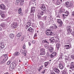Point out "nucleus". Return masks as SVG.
<instances>
[{"instance_id":"obj_1","label":"nucleus","mask_w":74,"mask_h":74,"mask_svg":"<svg viewBox=\"0 0 74 74\" xmlns=\"http://www.w3.org/2000/svg\"><path fill=\"white\" fill-rule=\"evenodd\" d=\"M40 6V9L43 10L42 11L41 10L39 11L38 12V14H40V15H43L45 12L46 7L45 6L44 4H41Z\"/></svg>"},{"instance_id":"obj_2","label":"nucleus","mask_w":74,"mask_h":74,"mask_svg":"<svg viewBox=\"0 0 74 74\" xmlns=\"http://www.w3.org/2000/svg\"><path fill=\"white\" fill-rule=\"evenodd\" d=\"M46 34L47 36H52L53 34V32L49 29H47L46 31Z\"/></svg>"},{"instance_id":"obj_3","label":"nucleus","mask_w":74,"mask_h":74,"mask_svg":"<svg viewBox=\"0 0 74 74\" xmlns=\"http://www.w3.org/2000/svg\"><path fill=\"white\" fill-rule=\"evenodd\" d=\"M65 5L67 8H69L70 7H73V4L70 2H66L65 3Z\"/></svg>"},{"instance_id":"obj_4","label":"nucleus","mask_w":74,"mask_h":74,"mask_svg":"<svg viewBox=\"0 0 74 74\" xmlns=\"http://www.w3.org/2000/svg\"><path fill=\"white\" fill-rule=\"evenodd\" d=\"M20 2V5H23V2H24V0H16V1L15 4L16 5Z\"/></svg>"},{"instance_id":"obj_5","label":"nucleus","mask_w":74,"mask_h":74,"mask_svg":"<svg viewBox=\"0 0 74 74\" xmlns=\"http://www.w3.org/2000/svg\"><path fill=\"white\" fill-rule=\"evenodd\" d=\"M58 11L59 12V14L60 15V14H61V15H63V12H65V9L62 8H61Z\"/></svg>"},{"instance_id":"obj_6","label":"nucleus","mask_w":74,"mask_h":74,"mask_svg":"<svg viewBox=\"0 0 74 74\" xmlns=\"http://www.w3.org/2000/svg\"><path fill=\"white\" fill-rule=\"evenodd\" d=\"M57 22L60 25H59L60 27H62V25H63V22L60 19H57Z\"/></svg>"},{"instance_id":"obj_7","label":"nucleus","mask_w":74,"mask_h":74,"mask_svg":"<svg viewBox=\"0 0 74 74\" xmlns=\"http://www.w3.org/2000/svg\"><path fill=\"white\" fill-rule=\"evenodd\" d=\"M47 43L49 44V43L48 42V41L46 39L42 41V43H41V45H43V44H45V43L46 44Z\"/></svg>"},{"instance_id":"obj_8","label":"nucleus","mask_w":74,"mask_h":74,"mask_svg":"<svg viewBox=\"0 0 74 74\" xmlns=\"http://www.w3.org/2000/svg\"><path fill=\"white\" fill-rule=\"evenodd\" d=\"M4 44L3 42H1L0 43V49H2L4 48Z\"/></svg>"},{"instance_id":"obj_9","label":"nucleus","mask_w":74,"mask_h":74,"mask_svg":"<svg viewBox=\"0 0 74 74\" xmlns=\"http://www.w3.org/2000/svg\"><path fill=\"white\" fill-rule=\"evenodd\" d=\"M66 29L68 33H71V27H70V26H67Z\"/></svg>"},{"instance_id":"obj_10","label":"nucleus","mask_w":74,"mask_h":74,"mask_svg":"<svg viewBox=\"0 0 74 74\" xmlns=\"http://www.w3.org/2000/svg\"><path fill=\"white\" fill-rule=\"evenodd\" d=\"M35 10L36 8H35V7H32L31 8V13H34L35 12Z\"/></svg>"},{"instance_id":"obj_11","label":"nucleus","mask_w":74,"mask_h":74,"mask_svg":"<svg viewBox=\"0 0 74 74\" xmlns=\"http://www.w3.org/2000/svg\"><path fill=\"white\" fill-rule=\"evenodd\" d=\"M53 70L55 73H60V70L56 68H53Z\"/></svg>"},{"instance_id":"obj_12","label":"nucleus","mask_w":74,"mask_h":74,"mask_svg":"<svg viewBox=\"0 0 74 74\" xmlns=\"http://www.w3.org/2000/svg\"><path fill=\"white\" fill-rule=\"evenodd\" d=\"M0 8L1 10H5V6L4 4H1L0 5Z\"/></svg>"},{"instance_id":"obj_13","label":"nucleus","mask_w":74,"mask_h":74,"mask_svg":"<svg viewBox=\"0 0 74 74\" xmlns=\"http://www.w3.org/2000/svg\"><path fill=\"white\" fill-rule=\"evenodd\" d=\"M53 49H54V48L53 47H49V52L51 53H52V52L53 51Z\"/></svg>"},{"instance_id":"obj_14","label":"nucleus","mask_w":74,"mask_h":74,"mask_svg":"<svg viewBox=\"0 0 74 74\" xmlns=\"http://www.w3.org/2000/svg\"><path fill=\"white\" fill-rule=\"evenodd\" d=\"M69 69H71L73 70H74V64H71L69 67Z\"/></svg>"},{"instance_id":"obj_15","label":"nucleus","mask_w":74,"mask_h":74,"mask_svg":"<svg viewBox=\"0 0 74 74\" xmlns=\"http://www.w3.org/2000/svg\"><path fill=\"white\" fill-rule=\"evenodd\" d=\"M64 47L66 49H69L70 48V46L69 45H64Z\"/></svg>"},{"instance_id":"obj_16","label":"nucleus","mask_w":74,"mask_h":74,"mask_svg":"<svg viewBox=\"0 0 74 74\" xmlns=\"http://www.w3.org/2000/svg\"><path fill=\"white\" fill-rule=\"evenodd\" d=\"M65 14L62 15V16L64 17L68 16V15H69V12L68 11H66V12H65Z\"/></svg>"},{"instance_id":"obj_17","label":"nucleus","mask_w":74,"mask_h":74,"mask_svg":"<svg viewBox=\"0 0 74 74\" xmlns=\"http://www.w3.org/2000/svg\"><path fill=\"white\" fill-rule=\"evenodd\" d=\"M16 66V64H15L14 62H13L11 63L10 64L11 66H12V67H13V68L14 69L15 67V66Z\"/></svg>"},{"instance_id":"obj_18","label":"nucleus","mask_w":74,"mask_h":74,"mask_svg":"<svg viewBox=\"0 0 74 74\" xmlns=\"http://www.w3.org/2000/svg\"><path fill=\"white\" fill-rule=\"evenodd\" d=\"M13 26L12 27V29H15L16 27V26H17L18 24L16 23H13Z\"/></svg>"},{"instance_id":"obj_19","label":"nucleus","mask_w":74,"mask_h":74,"mask_svg":"<svg viewBox=\"0 0 74 74\" xmlns=\"http://www.w3.org/2000/svg\"><path fill=\"white\" fill-rule=\"evenodd\" d=\"M56 52H54L52 54L50 55V58H53L54 56H56Z\"/></svg>"},{"instance_id":"obj_20","label":"nucleus","mask_w":74,"mask_h":74,"mask_svg":"<svg viewBox=\"0 0 74 74\" xmlns=\"http://www.w3.org/2000/svg\"><path fill=\"white\" fill-rule=\"evenodd\" d=\"M3 56L5 57L4 59H5V60H7V59H8V55L7 54H3Z\"/></svg>"},{"instance_id":"obj_21","label":"nucleus","mask_w":74,"mask_h":74,"mask_svg":"<svg viewBox=\"0 0 74 74\" xmlns=\"http://www.w3.org/2000/svg\"><path fill=\"white\" fill-rule=\"evenodd\" d=\"M7 26V24L5 23H2L1 24V26L2 27H5V26Z\"/></svg>"},{"instance_id":"obj_22","label":"nucleus","mask_w":74,"mask_h":74,"mask_svg":"<svg viewBox=\"0 0 74 74\" xmlns=\"http://www.w3.org/2000/svg\"><path fill=\"white\" fill-rule=\"evenodd\" d=\"M10 38L13 39L14 38V34H10Z\"/></svg>"},{"instance_id":"obj_23","label":"nucleus","mask_w":74,"mask_h":74,"mask_svg":"<svg viewBox=\"0 0 74 74\" xmlns=\"http://www.w3.org/2000/svg\"><path fill=\"white\" fill-rule=\"evenodd\" d=\"M59 68L60 69H61V70H63V68H64V66H63V65L61 64H59Z\"/></svg>"},{"instance_id":"obj_24","label":"nucleus","mask_w":74,"mask_h":74,"mask_svg":"<svg viewBox=\"0 0 74 74\" xmlns=\"http://www.w3.org/2000/svg\"><path fill=\"white\" fill-rule=\"evenodd\" d=\"M18 12L19 14H20L22 16V9H21V8L18 9Z\"/></svg>"},{"instance_id":"obj_25","label":"nucleus","mask_w":74,"mask_h":74,"mask_svg":"<svg viewBox=\"0 0 74 74\" xmlns=\"http://www.w3.org/2000/svg\"><path fill=\"white\" fill-rule=\"evenodd\" d=\"M60 44L59 43H57L56 44V46L57 50H59V47H60Z\"/></svg>"},{"instance_id":"obj_26","label":"nucleus","mask_w":74,"mask_h":74,"mask_svg":"<svg viewBox=\"0 0 74 74\" xmlns=\"http://www.w3.org/2000/svg\"><path fill=\"white\" fill-rule=\"evenodd\" d=\"M48 64H49V62H45L44 63L45 67H46L47 66H48Z\"/></svg>"},{"instance_id":"obj_27","label":"nucleus","mask_w":74,"mask_h":74,"mask_svg":"<svg viewBox=\"0 0 74 74\" xmlns=\"http://www.w3.org/2000/svg\"><path fill=\"white\" fill-rule=\"evenodd\" d=\"M33 30V29L32 28L30 27L27 29V31L28 32H32Z\"/></svg>"},{"instance_id":"obj_28","label":"nucleus","mask_w":74,"mask_h":74,"mask_svg":"<svg viewBox=\"0 0 74 74\" xmlns=\"http://www.w3.org/2000/svg\"><path fill=\"white\" fill-rule=\"evenodd\" d=\"M22 35V33L20 32L18 34H17V37H21V35Z\"/></svg>"},{"instance_id":"obj_29","label":"nucleus","mask_w":74,"mask_h":74,"mask_svg":"<svg viewBox=\"0 0 74 74\" xmlns=\"http://www.w3.org/2000/svg\"><path fill=\"white\" fill-rule=\"evenodd\" d=\"M19 54V53L18 52H16L14 54V56H18Z\"/></svg>"},{"instance_id":"obj_30","label":"nucleus","mask_w":74,"mask_h":74,"mask_svg":"<svg viewBox=\"0 0 74 74\" xmlns=\"http://www.w3.org/2000/svg\"><path fill=\"white\" fill-rule=\"evenodd\" d=\"M41 52H45V49L44 48H42L40 49Z\"/></svg>"},{"instance_id":"obj_31","label":"nucleus","mask_w":74,"mask_h":74,"mask_svg":"<svg viewBox=\"0 0 74 74\" xmlns=\"http://www.w3.org/2000/svg\"><path fill=\"white\" fill-rule=\"evenodd\" d=\"M27 25L29 27H30V26H31V23H30V22H27Z\"/></svg>"},{"instance_id":"obj_32","label":"nucleus","mask_w":74,"mask_h":74,"mask_svg":"<svg viewBox=\"0 0 74 74\" xmlns=\"http://www.w3.org/2000/svg\"><path fill=\"white\" fill-rule=\"evenodd\" d=\"M44 46L46 49H48V48H49V46H48V45H47V44H45Z\"/></svg>"},{"instance_id":"obj_33","label":"nucleus","mask_w":74,"mask_h":74,"mask_svg":"<svg viewBox=\"0 0 74 74\" xmlns=\"http://www.w3.org/2000/svg\"><path fill=\"white\" fill-rule=\"evenodd\" d=\"M45 52H41L40 55H45Z\"/></svg>"},{"instance_id":"obj_34","label":"nucleus","mask_w":74,"mask_h":74,"mask_svg":"<svg viewBox=\"0 0 74 74\" xmlns=\"http://www.w3.org/2000/svg\"><path fill=\"white\" fill-rule=\"evenodd\" d=\"M27 52L26 50H24V56H26V53Z\"/></svg>"},{"instance_id":"obj_35","label":"nucleus","mask_w":74,"mask_h":74,"mask_svg":"<svg viewBox=\"0 0 74 74\" xmlns=\"http://www.w3.org/2000/svg\"><path fill=\"white\" fill-rule=\"evenodd\" d=\"M6 60H5L3 59V60L1 62V63H4L5 61H6Z\"/></svg>"},{"instance_id":"obj_36","label":"nucleus","mask_w":74,"mask_h":74,"mask_svg":"<svg viewBox=\"0 0 74 74\" xmlns=\"http://www.w3.org/2000/svg\"><path fill=\"white\" fill-rule=\"evenodd\" d=\"M53 27L54 29H56V28H58V27H57V26H56V25H54Z\"/></svg>"},{"instance_id":"obj_37","label":"nucleus","mask_w":74,"mask_h":74,"mask_svg":"<svg viewBox=\"0 0 74 74\" xmlns=\"http://www.w3.org/2000/svg\"><path fill=\"white\" fill-rule=\"evenodd\" d=\"M1 17H2V18H4V17L5 16V14H1Z\"/></svg>"},{"instance_id":"obj_38","label":"nucleus","mask_w":74,"mask_h":74,"mask_svg":"<svg viewBox=\"0 0 74 74\" xmlns=\"http://www.w3.org/2000/svg\"><path fill=\"white\" fill-rule=\"evenodd\" d=\"M57 5H59L60 4V1L59 0H57Z\"/></svg>"},{"instance_id":"obj_39","label":"nucleus","mask_w":74,"mask_h":74,"mask_svg":"<svg viewBox=\"0 0 74 74\" xmlns=\"http://www.w3.org/2000/svg\"><path fill=\"white\" fill-rule=\"evenodd\" d=\"M10 63H11V61L10 60H9L7 63V65H9L10 64Z\"/></svg>"},{"instance_id":"obj_40","label":"nucleus","mask_w":74,"mask_h":74,"mask_svg":"<svg viewBox=\"0 0 74 74\" xmlns=\"http://www.w3.org/2000/svg\"><path fill=\"white\" fill-rule=\"evenodd\" d=\"M62 74H67V73L66 71H64L62 72Z\"/></svg>"},{"instance_id":"obj_41","label":"nucleus","mask_w":74,"mask_h":74,"mask_svg":"<svg viewBox=\"0 0 74 74\" xmlns=\"http://www.w3.org/2000/svg\"><path fill=\"white\" fill-rule=\"evenodd\" d=\"M23 49H26V45L25 44H24L23 45Z\"/></svg>"},{"instance_id":"obj_42","label":"nucleus","mask_w":74,"mask_h":74,"mask_svg":"<svg viewBox=\"0 0 74 74\" xmlns=\"http://www.w3.org/2000/svg\"><path fill=\"white\" fill-rule=\"evenodd\" d=\"M38 18L39 19H40L41 18V16L40 15H38Z\"/></svg>"},{"instance_id":"obj_43","label":"nucleus","mask_w":74,"mask_h":74,"mask_svg":"<svg viewBox=\"0 0 74 74\" xmlns=\"http://www.w3.org/2000/svg\"><path fill=\"white\" fill-rule=\"evenodd\" d=\"M10 67H9V69L10 70H12V69H14V68H13L12 67H11V66L10 65Z\"/></svg>"},{"instance_id":"obj_44","label":"nucleus","mask_w":74,"mask_h":74,"mask_svg":"<svg viewBox=\"0 0 74 74\" xmlns=\"http://www.w3.org/2000/svg\"><path fill=\"white\" fill-rule=\"evenodd\" d=\"M65 60H66V61H65V62H66V63H67V62H69V60H68V59H67L66 58H65Z\"/></svg>"},{"instance_id":"obj_45","label":"nucleus","mask_w":74,"mask_h":74,"mask_svg":"<svg viewBox=\"0 0 74 74\" xmlns=\"http://www.w3.org/2000/svg\"><path fill=\"white\" fill-rule=\"evenodd\" d=\"M29 27L27 25H26L25 26V29H27Z\"/></svg>"},{"instance_id":"obj_46","label":"nucleus","mask_w":74,"mask_h":74,"mask_svg":"<svg viewBox=\"0 0 74 74\" xmlns=\"http://www.w3.org/2000/svg\"><path fill=\"white\" fill-rule=\"evenodd\" d=\"M51 42H55V39H53L52 40H51Z\"/></svg>"},{"instance_id":"obj_47","label":"nucleus","mask_w":74,"mask_h":74,"mask_svg":"<svg viewBox=\"0 0 74 74\" xmlns=\"http://www.w3.org/2000/svg\"><path fill=\"white\" fill-rule=\"evenodd\" d=\"M43 19H44V21H45V20H46L47 19V17L46 16H44L43 17Z\"/></svg>"},{"instance_id":"obj_48","label":"nucleus","mask_w":74,"mask_h":74,"mask_svg":"<svg viewBox=\"0 0 74 74\" xmlns=\"http://www.w3.org/2000/svg\"><path fill=\"white\" fill-rule=\"evenodd\" d=\"M39 23L40 25H44V23H42V21H40L39 22Z\"/></svg>"},{"instance_id":"obj_49","label":"nucleus","mask_w":74,"mask_h":74,"mask_svg":"<svg viewBox=\"0 0 74 74\" xmlns=\"http://www.w3.org/2000/svg\"><path fill=\"white\" fill-rule=\"evenodd\" d=\"M34 14H33V13L32 14V13H31V12L30 16H34Z\"/></svg>"},{"instance_id":"obj_50","label":"nucleus","mask_w":74,"mask_h":74,"mask_svg":"<svg viewBox=\"0 0 74 74\" xmlns=\"http://www.w3.org/2000/svg\"><path fill=\"white\" fill-rule=\"evenodd\" d=\"M39 68L40 69H41V70L42 69V68H43V66H40Z\"/></svg>"},{"instance_id":"obj_51","label":"nucleus","mask_w":74,"mask_h":74,"mask_svg":"<svg viewBox=\"0 0 74 74\" xmlns=\"http://www.w3.org/2000/svg\"><path fill=\"white\" fill-rule=\"evenodd\" d=\"M37 33H35V35H34V37H37Z\"/></svg>"},{"instance_id":"obj_52","label":"nucleus","mask_w":74,"mask_h":74,"mask_svg":"<svg viewBox=\"0 0 74 74\" xmlns=\"http://www.w3.org/2000/svg\"><path fill=\"white\" fill-rule=\"evenodd\" d=\"M71 58L72 59H74V55H72L71 56Z\"/></svg>"},{"instance_id":"obj_53","label":"nucleus","mask_w":74,"mask_h":74,"mask_svg":"<svg viewBox=\"0 0 74 74\" xmlns=\"http://www.w3.org/2000/svg\"><path fill=\"white\" fill-rule=\"evenodd\" d=\"M51 74H56L55 72H51L50 73Z\"/></svg>"},{"instance_id":"obj_54","label":"nucleus","mask_w":74,"mask_h":74,"mask_svg":"<svg viewBox=\"0 0 74 74\" xmlns=\"http://www.w3.org/2000/svg\"><path fill=\"white\" fill-rule=\"evenodd\" d=\"M32 43H33V44H35V41L34 40H32Z\"/></svg>"},{"instance_id":"obj_55","label":"nucleus","mask_w":74,"mask_h":74,"mask_svg":"<svg viewBox=\"0 0 74 74\" xmlns=\"http://www.w3.org/2000/svg\"><path fill=\"white\" fill-rule=\"evenodd\" d=\"M3 12L1 10H0V14H1V13H3Z\"/></svg>"},{"instance_id":"obj_56","label":"nucleus","mask_w":74,"mask_h":74,"mask_svg":"<svg viewBox=\"0 0 74 74\" xmlns=\"http://www.w3.org/2000/svg\"><path fill=\"white\" fill-rule=\"evenodd\" d=\"M71 34L72 35V36H74V32H73Z\"/></svg>"},{"instance_id":"obj_57","label":"nucleus","mask_w":74,"mask_h":74,"mask_svg":"<svg viewBox=\"0 0 74 74\" xmlns=\"http://www.w3.org/2000/svg\"><path fill=\"white\" fill-rule=\"evenodd\" d=\"M72 15L73 16H74V11L73 12H72Z\"/></svg>"},{"instance_id":"obj_58","label":"nucleus","mask_w":74,"mask_h":74,"mask_svg":"<svg viewBox=\"0 0 74 74\" xmlns=\"http://www.w3.org/2000/svg\"><path fill=\"white\" fill-rule=\"evenodd\" d=\"M28 44H29V46H30L31 45V43H30V42H28Z\"/></svg>"},{"instance_id":"obj_59","label":"nucleus","mask_w":74,"mask_h":74,"mask_svg":"<svg viewBox=\"0 0 74 74\" xmlns=\"http://www.w3.org/2000/svg\"><path fill=\"white\" fill-rule=\"evenodd\" d=\"M60 1H61V3H62V2H63V1H64V0H60Z\"/></svg>"},{"instance_id":"obj_60","label":"nucleus","mask_w":74,"mask_h":74,"mask_svg":"<svg viewBox=\"0 0 74 74\" xmlns=\"http://www.w3.org/2000/svg\"><path fill=\"white\" fill-rule=\"evenodd\" d=\"M66 67H70V65H69V64L67 65V66H66Z\"/></svg>"},{"instance_id":"obj_61","label":"nucleus","mask_w":74,"mask_h":74,"mask_svg":"<svg viewBox=\"0 0 74 74\" xmlns=\"http://www.w3.org/2000/svg\"><path fill=\"white\" fill-rule=\"evenodd\" d=\"M57 18H60V16H59V15H58L57 16Z\"/></svg>"},{"instance_id":"obj_62","label":"nucleus","mask_w":74,"mask_h":74,"mask_svg":"<svg viewBox=\"0 0 74 74\" xmlns=\"http://www.w3.org/2000/svg\"><path fill=\"white\" fill-rule=\"evenodd\" d=\"M41 69H40V68H39V69H38V71H41Z\"/></svg>"},{"instance_id":"obj_63","label":"nucleus","mask_w":74,"mask_h":74,"mask_svg":"<svg viewBox=\"0 0 74 74\" xmlns=\"http://www.w3.org/2000/svg\"><path fill=\"white\" fill-rule=\"evenodd\" d=\"M45 73V72L44 71H42V74H44V73Z\"/></svg>"},{"instance_id":"obj_64","label":"nucleus","mask_w":74,"mask_h":74,"mask_svg":"<svg viewBox=\"0 0 74 74\" xmlns=\"http://www.w3.org/2000/svg\"><path fill=\"white\" fill-rule=\"evenodd\" d=\"M4 74H9V73L8 72H6Z\"/></svg>"}]
</instances>
